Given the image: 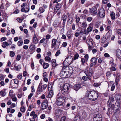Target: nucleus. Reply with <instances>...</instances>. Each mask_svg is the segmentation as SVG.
<instances>
[{
  "instance_id": "a211bd4d",
  "label": "nucleus",
  "mask_w": 121,
  "mask_h": 121,
  "mask_svg": "<svg viewBox=\"0 0 121 121\" xmlns=\"http://www.w3.org/2000/svg\"><path fill=\"white\" fill-rule=\"evenodd\" d=\"M6 90V89H4L1 90L0 91V95L2 97L5 96L6 94V92H5V91Z\"/></svg>"
},
{
  "instance_id": "58836bf2",
  "label": "nucleus",
  "mask_w": 121,
  "mask_h": 121,
  "mask_svg": "<svg viewBox=\"0 0 121 121\" xmlns=\"http://www.w3.org/2000/svg\"><path fill=\"white\" fill-rule=\"evenodd\" d=\"M14 83L16 84L17 85V87L18 85L19 81L17 79H15L14 80Z\"/></svg>"
},
{
  "instance_id": "7ed1b4c3",
  "label": "nucleus",
  "mask_w": 121,
  "mask_h": 121,
  "mask_svg": "<svg viewBox=\"0 0 121 121\" xmlns=\"http://www.w3.org/2000/svg\"><path fill=\"white\" fill-rule=\"evenodd\" d=\"M98 97V95L96 91L92 90L88 91V95L87 97L89 100L95 101L97 99Z\"/></svg>"
},
{
  "instance_id": "e433bc0d",
  "label": "nucleus",
  "mask_w": 121,
  "mask_h": 121,
  "mask_svg": "<svg viewBox=\"0 0 121 121\" xmlns=\"http://www.w3.org/2000/svg\"><path fill=\"white\" fill-rule=\"evenodd\" d=\"M79 55L78 53L74 55V57L73 58V60H75L77 59H78L79 57Z\"/></svg>"
},
{
  "instance_id": "9b49d317",
  "label": "nucleus",
  "mask_w": 121,
  "mask_h": 121,
  "mask_svg": "<svg viewBox=\"0 0 121 121\" xmlns=\"http://www.w3.org/2000/svg\"><path fill=\"white\" fill-rule=\"evenodd\" d=\"M48 106V101L46 100H44L41 105V109L43 110L46 108Z\"/></svg>"
},
{
  "instance_id": "9d476101",
  "label": "nucleus",
  "mask_w": 121,
  "mask_h": 121,
  "mask_svg": "<svg viewBox=\"0 0 121 121\" xmlns=\"http://www.w3.org/2000/svg\"><path fill=\"white\" fill-rule=\"evenodd\" d=\"M93 121H102V115L100 114H97L95 117L93 119Z\"/></svg>"
},
{
  "instance_id": "4c0bfd02",
  "label": "nucleus",
  "mask_w": 121,
  "mask_h": 121,
  "mask_svg": "<svg viewBox=\"0 0 121 121\" xmlns=\"http://www.w3.org/2000/svg\"><path fill=\"white\" fill-rule=\"evenodd\" d=\"M80 82L81 84V85L86 86L87 85V84L84 81H80Z\"/></svg>"
},
{
  "instance_id": "a18cd8bd",
  "label": "nucleus",
  "mask_w": 121,
  "mask_h": 121,
  "mask_svg": "<svg viewBox=\"0 0 121 121\" xmlns=\"http://www.w3.org/2000/svg\"><path fill=\"white\" fill-rule=\"evenodd\" d=\"M29 40L27 39L25 40L24 41V43L25 44H28L29 43Z\"/></svg>"
},
{
  "instance_id": "20e7f679",
  "label": "nucleus",
  "mask_w": 121,
  "mask_h": 121,
  "mask_svg": "<svg viewBox=\"0 0 121 121\" xmlns=\"http://www.w3.org/2000/svg\"><path fill=\"white\" fill-rule=\"evenodd\" d=\"M73 58L71 56H67L64 61L63 65L66 66H68L72 63Z\"/></svg>"
},
{
  "instance_id": "ea45409f",
  "label": "nucleus",
  "mask_w": 121,
  "mask_h": 121,
  "mask_svg": "<svg viewBox=\"0 0 121 121\" xmlns=\"http://www.w3.org/2000/svg\"><path fill=\"white\" fill-rule=\"evenodd\" d=\"M101 84L100 83H95L93 84V86L95 87H97L99 86Z\"/></svg>"
},
{
  "instance_id": "c85d7f7f",
  "label": "nucleus",
  "mask_w": 121,
  "mask_h": 121,
  "mask_svg": "<svg viewBox=\"0 0 121 121\" xmlns=\"http://www.w3.org/2000/svg\"><path fill=\"white\" fill-rule=\"evenodd\" d=\"M38 39L36 36H34L33 39V42L34 43L36 44L38 42Z\"/></svg>"
},
{
  "instance_id": "2f4dec72",
  "label": "nucleus",
  "mask_w": 121,
  "mask_h": 121,
  "mask_svg": "<svg viewBox=\"0 0 121 121\" xmlns=\"http://www.w3.org/2000/svg\"><path fill=\"white\" fill-rule=\"evenodd\" d=\"M51 60V58L48 56H46L45 58V60L48 61V62H50Z\"/></svg>"
},
{
  "instance_id": "6e6d98bb",
  "label": "nucleus",
  "mask_w": 121,
  "mask_h": 121,
  "mask_svg": "<svg viewBox=\"0 0 121 121\" xmlns=\"http://www.w3.org/2000/svg\"><path fill=\"white\" fill-rule=\"evenodd\" d=\"M87 26V24L86 22H84L82 23V26L83 27H86Z\"/></svg>"
},
{
  "instance_id": "4be33fe9",
  "label": "nucleus",
  "mask_w": 121,
  "mask_h": 121,
  "mask_svg": "<svg viewBox=\"0 0 121 121\" xmlns=\"http://www.w3.org/2000/svg\"><path fill=\"white\" fill-rule=\"evenodd\" d=\"M74 121H81V119L79 116H76L74 119Z\"/></svg>"
},
{
  "instance_id": "864d4df0",
  "label": "nucleus",
  "mask_w": 121,
  "mask_h": 121,
  "mask_svg": "<svg viewBox=\"0 0 121 121\" xmlns=\"http://www.w3.org/2000/svg\"><path fill=\"white\" fill-rule=\"evenodd\" d=\"M81 61L82 64V65H84V63L85 62L86 60L83 58H82L81 59Z\"/></svg>"
},
{
  "instance_id": "f3484780",
  "label": "nucleus",
  "mask_w": 121,
  "mask_h": 121,
  "mask_svg": "<svg viewBox=\"0 0 121 121\" xmlns=\"http://www.w3.org/2000/svg\"><path fill=\"white\" fill-rule=\"evenodd\" d=\"M35 45L32 43L30 45L29 47V49L32 52H34L35 50Z\"/></svg>"
},
{
  "instance_id": "3c124183",
  "label": "nucleus",
  "mask_w": 121,
  "mask_h": 121,
  "mask_svg": "<svg viewBox=\"0 0 121 121\" xmlns=\"http://www.w3.org/2000/svg\"><path fill=\"white\" fill-rule=\"evenodd\" d=\"M114 104H112L111 105V107H110L109 110L110 111V110H112L114 109Z\"/></svg>"
},
{
  "instance_id": "49530a36",
  "label": "nucleus",
  "mask_w": 121,
  "mask_h": 121,
  "mask_svg": "<svg viewBox=\"0 0 121 121\" xmlns=\"http://www.w3.org/2000/svg\"><path fill=\"white\" fill-rule=\"evenodd\" d=\"M20 110L22 112H24L25 110V109L24 107H21Z\"/></svg>"
},
{
  "instance_id": "f03ea898",
  "label": "nucleus",
  "mask_w": 121,
  "mask_h": 121,
  "mask_svg": "<svg viewBox=\"0 0 121 121\" xmlns=\"http://www.w3.org/2000/svg\"><path fill=\"white\" fill-rule=\"evenodd\" d=\"M59 94L58 93L56 96V103L57 105L60 106L59 108H62L63 107V103L65 101L66 97L63 96H59Z\"/></svg>"
},
{
  "instance_id": "bb28decb",
  "label": "nucleus",
  "mask_w": 121,
  "mask_h": 121,
  "mask_svg": "<svg viewBox=\"0 0 121 121\" xmlns=\"http://www.w3.org/2000/svg\"><path fill=\"white\" fill-rule=\"evenodd\" d=\"M43 68L44 69L47 68L49 66V64L47 63L44 62L42 65Z\"/></svg>"
},
{
  "instance_id": "6ab92c4d",
  "label": "nucleus",
  "mask_w": 121,
  "mask_h": 121,
  "mask_svg": "<svg viewBox=\"0 0 121 121\" xmlns=\"http://www.w3.org/2000/svg\"><path fill=\"white\" fill-rule=\"evenodd\" d=\"M67 73H65V72H64L63 69H62V71L60 73V75L63 78H65V77L67 75Z\"/></svg>"
},
{
  "instance_id": "4d7b16f0",
  "label": "nucleus",
  "mask_w": 121,
  "mask_h": 121,
  "mask_svg": "<svg viewBox=\"0 0 121 121\" xmlns=\"http://www.w3.org/2000/svg\"><path fill=\"white\" fill-rule=\"evenodd\" d=\"M108 100H109V101H110V102H113L114 100V99L113 96H112L110 98H109Z\"/></svg>"
},
{
  "instance_id": "412c9836",
  "label": "nucleus",
  "mask_w": 121,
  "mask_h": 121,
  "mask_svg": "<svg viewBox=\"0 0 121 121\" xmlns=\"http://www.w3.org/2000/svg\"><path fill=\"white\" fill-rule=\"evenodd\" d=\"M91 63L94 64V65H96L97 63V59L95 57H92L90 60Z\"/></svg>"
},
{
  "instance_id": "5701e85b",
  "label": "nucleus",
  "mask_w": 121,
  "mask_h": 121,
  "mask_svg": "<svg viewBox=\"0 0 121 121\" xmlns=\"http://www.w3.org/2000/svg\"><path fill=\"white\" fill-rule=\"evenodd\" d=\"M9 45V43L7 42H4L3 43L2 46L3 48H5L6 46H8Z\"/></svg>"
},
{
  "instance_id": "338daca9",
  "label": "nucleus",
  "mask_w": 121,
  "mask_h": 121,
  "mask_svg": "<svg viewBox=\"0 0 121 121\" xmlns=\"http://www.w3.org/2000/svg\"><path fill=\"white\" fill-rule=\"evenodd\" d=\"M51 35L49 34H48L46 35V39H49L50 38Z\"/></svg>"
},
{
  "instance_id": "052dcab7",
  "label": "nucleus",
  "mask_w": 121,
  "mask_h": 121,
  "mask_svg": "<svg viewBox=\"0 0 121 121\" xmlns=\"http://www.w3.org/2000/svg\"><path fill=\"white\" fill-rule=\"evenodd\" d=\"M66 119V117L65 116L62 117L61 118V121H65Z\"/></svg>"
},
{
  "instance_id": "603ef678",
  "label": "nucleus",
  "mask_w": 121,
  "mask_h": 121,
  "mask_svg": "<svg viewBox=\"0 0 121 121\" xmlns=\"http://www.w3.org/2000/svg\"><path fill=\"white\" fill-rule=\"evenodd\" d=\"M60 53V50H58L55 54V56H57Z\"/></svg>"
},
{
  "instance_id": "8fccbe9b",
  "label": "nucleus",
  "mask_w": 121,
  "mask_h": 121,
  "mask_svg": "<svg viewBox=\"0 0 121 121\" xmlns=\"http://www.w3.org/2000/svg\"><path fill=\"white\" fill-rule=\"evenodd\" d=\"M92 19V17H88L87 19L88 21V22H91Z\"/></svg>"
},
{
  "instance_id": "f257e3e1",
  "label": "nucleus",
  "mask_w": 121,
  "mask_h": 121,
  "mask_svg": "<svg viewBox=\"0 0 121 121\" xmlns=\"http://www.w3.org/2000/svg\"><path fill=\"white\" fill-rule=\"evenodd\" d=\"M88 67H87L85 69L84 72L86 76H84L82 77V79L84 81H86L88 79L90 81H91V78L93 75V72L91 69L89 68L88 70Z\"/></svg>"
},
{
  "instance_id": "de8ad7c7",
  "label": "nucleus",
  "mask_w": 121,
  "mask_h": 121,
  "mask_svg": "<svg viewBox=\"0 0 121 121\" xmlns=\"http://www.w3.org/2000/svg\"><path fill=\"white\" fill-rule=\"evenodd\" d=\"M84 57L85 58V60L86 61H87L88 60L89 58L88 55L87 54H86L84 56Z\"/></svg>"
},
{
  "instance_id": "0eeeda50",
  "label": "nucleus",
  "mask_w": 121,
  "mask_h": 121,
  "mask_svg": "<svg viewBox=\"0 0 121 121\" xmlns=\"http://www.w3.org/2000/svg\"><path fill=\"white\" fill-rule=\"evenodd\" d=\"M89 13L93 16L96 15L97 13V8L95 6L92 7L91 8H89Z\"/></svg>"
},
{
  "instance_id": "13d9d810",
  "label": "nucleus",
  "mask_w": 121,
  "mask_h": 121,
  "mask_svg": "<svg viewBox=\"0 0 121 121\" xmlns=\"http://www.w3.org/2000/svg\"><path fill=\"white\" fill-rule=\"evenodd\" d=\"M47 85L46 84H44L42 86V89L43 90L45 89L46 88Z\"/></svg>"
},
{
  "instance_id": "473e14b6",
  "label": "nucleus",
  "mask_w": 121,
  "mask_h": 121,
  "mask_svg": "<svg viewBox=\"0 0 121 121\" xmlns=\"http://www.w3.org/2000/svg\"><path fill=\"white\" fill-rule=\"evenodd\" d=\"M109 101V100H108L107 103L108 109L109 110L110 109V107H111V105L112 104V103Z\"/></svg>"
},
{
  "instance_id": "ddd939ff",
  "label": "nucleus",
  "mask_w": 121,
  "mask_h": 121,
  "mask_svg": "<svg viewBox=\"0 0 121 121\" xmlns=\"http://www.w3.org/2000/svg\"><path fill=\"white\" fill-rule=\"evenodd\" d=\"M81 84H75L73 86V89L76 91H78L81 87Z\"/></svg>"
},
{
  "instance_id": "774afa93",
  "label": "nucleus",
  "mask_w": 121,
  "mask_h": 121,
  "mask_svg": "<svg viewBox=\"0 0 121 121\" xmlns=\"http://www.w3.org/2000/svg\"><path fill=\"white\" fill-rule=\"evenodd\" d=\"M117 32L119 35H121V29H118L117 30Z\"/></svg>"
},
{
  "instance_id": "aec40b11",
  "label": "nucleus",
  "mask_w": 121,
  "mask_h": 121,
  "mask_svg": "<svg viewBox=\"0 0 121 121\" xmlns=\"http://www.w3.org/2000/svg\"><path fill=\"white\" fill-rule=\"evenodd\" d=\"M57 65L56 63V60L55 59H52V67L55 68Z\"/></svg>"
},
{
  "instance_id": "f704fd0d",
  "label": "nucleus",
  "mask_w": 121,
  "mask_h": 121,
  "mask_svg": "<svg viewBox=\"0 0 121 121\" xmlns=\"http://www.w3.org/2000/svg\"><path fill=\"white\" fill-rule=\"evenodd\" d=\"M87 41L88 42H91V43L93 45V39H92L90 37H88L87 40Z\"/></svg>"
},
{
  "instance_id": "5fc2aeb1",
  "label": "nucleus",
  "mask_w": 121,
  "mask_h": 121,
  "mask_svg": "<svg viewBox=\"0 0 121 121\" xmlns=\"http://www.w3.org/2000/svg\"><path fill=\"white\" fill-rule=\"evenodd\" d=\"M115 88V86L114 84H113L112 86L111 90V91H113Z\"/></svg>"
},
{
  "instance_id": "37998d69",
  "label": "nucleus",
  "mask_w": 121,
  "mask_h": 121,
  "mask_svg": "<svg viewBox=\"0 0 121 121\" xmlns=\"http://www.w3.org/2000/svg\"><path fill=\"white\" fill-rule=\"evenodd\" d=\"M82 117L85 118L86 116V112L83 111L82 114Z\"/></svg>"
},
{
  "instance_id": "c756f323",
  "label": "nucleus",
  "mask_w": 121,
  "mask_h": 121,
  "mask_svg": "<svg viewBox=\"0 0 121 121\" xmlns=\"http://www.w3.org/2000/svg\"><path fill=\"white\" fill-rule=\"evenodd\" d=\"M42 88L41 86H38V88L37 90V93L38 94H40V92L42 91Z\"/></svg>"
},
{
  "instance_id": "a878e982",
  "label": "nucleus",
  "mask_w": 121,
  "mask_h": 121,
  "mask_svg": "<svg viewBox=\"0 0 121 121\" xmlns=\"http://www.w3.org/2000/svg\"><path fill=\"white\" fill-rule=\"evenodd\" d=\"M110 16L112 20H114L115 18V14L114 13L112 12L111 13Z\"/></svg>"
},
{
  "instance_id": "423d86ee",
  "label": "nucleus",
  "mask_w": 121,
  "mask_h": 121,
  "mask_svg": "<svg viewBox=\"0 0 121 121\" xmlns=\"http://www.w3.org/2000/svg\"><path fill=\"white\" fill-rule=\"evenodd\" d=\"M70 87L69 85V84H65L63 86L61 90L62 94L64 95L66 94Z\"/></svg>"
},
{
  "instance_id": "7c9ffc66",
  "label": "nucleus",
  "mask_w": 121,
  "mask_h": 121,
  "mask_svg": "<svg viewBox=\"0 0 121 121\" xmlns=\"http://www.w3.org/2000/svg\"><path fill=\"white\" fill-rule=\"evenodd\" d=\"M67 18V17L65 14H64L61 17V20H62L64 21H66Z\"/></svg>"
},
{
  "instance_id": "b1692460",
  "label": "nucleus",
  "mask_w": 121,
  "mask_h": 121,
  "mask_svg": "<svg viewBox=\"0 0 121 121\" xmlns=\"http://www.w3.org/2000/svg\"><path fill=\"white\" fill-rule=\"evenodd\" d=\"M121 96L119 94H116L115 96V98L117 101L120 100Z\"/></svg>"
},
{
  "instance_id": "e2e57ef3",
  "label": "nucleus",
  "mask_w": 121,
  "mask_h": 121,
  "mask_svg": "<svg viewBox=\"0 0 121 121\" xmlns=\"http://www.w3.org/2000/svg\"><path fill=\"white\" fill-rule=\"evenodd\" d=\"M21 56L20 55H18L17 56L16 59L17 60H19L21 59Z\"/></svg>"
},
{
  "instance_id": "393cba45",
  "label": "nucleus",
  "mask_w": 121,
  "mask_h": 121,
  "mask_svg": "<svg viewBox=\"0 0 121 121\" xmlns=\"http://www.w3.org/2000/svg\"><path fill=\"white\" fill-rule=\"evenodd\" d=\"M61 110L60 109H57L55 110V113L56 115H58L60 114V113H61Z\"/></svg>"
},
{
  "instance_id": "c03bdc74",
  "label": "nucleus",
  "mask_w": 121,
  "mask_h": 121,
  "mask_svg": "<svg viewBox=\"0 0 121 121\" xmlns=\"http://www.w3.org/2000/svg\"><path fill=\"white\" fill-rule=\"evenodd\" d=\"M23 43V41L22 40H21L20 41H19L17 43V44L18 46H22V45Z\"/></svg>"
},
{
  "instance_id": "bf43d9fd",
  "label": "nucleus",
  "mask_w": 121,
  "mask_h": 121,
  "mask_svg": "<svg viewBox=\"0 0 121 121\" xmlns=\"http://www.w3.org/2000/svg\"><path fill=\"white\" fill-rule=\"evenodd\" d=\"M83 13L84 14H88V10L87 9H85L84 10L83 12Z\"/></svg>"
},
{
  "instance_id": "4468645a",
  "label": "nucleus",
  "mask_w": 121,
  "mask_h": 121,
  "mask_svg": "<svg viewBox=\"0 0 121 121\" xmlns=\"http://www.w3.org/2000/svg\"><path fill=\"white\" fill-rule=\"evenodd\" d=\"M112 31L111 30H109L106 35L105 39L107 40L111 36V35Z\"/></svg>"
},
{
  "instance_id": "2eb2a0df",
  "label": "nucleus",
  "mask_w": 121,
  "mask_h": 121,
  "mask_svg": "<svg viewBox=\"0 0 121 121\" xmlns=\"http://www.w3.org/2000/svg\"><path fill=\"white\" fill-rule=\"evenodd\" d=\"M116 55L117 56L121 61V50L119 49H117V50Z\"/></svg>"
},
{
  "instance_id": "72a5a7b5",
  "label": "nucleus",
  "mask_w": 121,
  "mask_h": 121,
  "mask_svg": "<svg viewBox=\"0 0 121 121\" xmlns=\"http://www.w3.org/2000/svg\"><path fill=\"white\" fill-rule=\"evenodd\" d=\"M53 95V93L52 91H50L48 94V97L50 98Z\"/></svg>"
},
{
  "instance_id": "f8f14e48",
  "label": "nucleus",
  "mask_w": 121,
  "mask_h": 121,
  "mask_svg": "<svg viewBox=\"0 0 121 121\" xmlns=\"http://www.w3.org/2000/svg\"><path fill=\"white\" fill-rule=\"evenodd\" d=\"M62 5L60 3L57 4L55 6L54 9L55 12H57L61 8Z\"/></svg>"
},
{
  "instance_id": "0e129e2a",
  "label": "nucleus",
  "mask_w": 121,
  "mask_h": 121,
  "mask_svg": "<svg viewBox=\"0 0 121 121\" xmlns=\"http://www.w3.org/2000/svg\"><path fill=\"white\" fill-rule=\"evenodd\" d=\"M31 88L32 89L31 92H35V90L34 89V86H32L31 87Z\"/></svg>"
},
{
  "instance_id": "79ce46f5",
  "label": "nucleus",
  "mask_w": 121,
  "mask_h": 121,
  "mask_svg": "<svg viewBox=\"0 0 121 121\" xmlns=\"http://www.w3.org/2000/svg\"><path fill=\"white\" fill-rule=\"evenodd\" d=\"M92 30V28L90 26H89L87 29V32L88 33L91 32Z\"/></svg>"
},
{
  "instance_id": "1a4fd4ad",
  "label": "nucleus",
  "mask_w": 121,
  "mask_h": 121,
  "mask_svg": "<svg viewBox=\"0 0 121 121\" xmlns=\"http://www.w3.org/2000/svg\"><path fill=\"white\" fill-rule=\"evenodd\" d=\"M105 15V11L104 9L103 8L100 9L99 12L97 13V16L102 18L104 17Z\"/></svg>"
},
{
  "instance_id": "680f3d73",
  "label": "nucleus",
  "mask_w": 121,
  "mask_h": 121,
  "mask_svg": "<svg viewBox=\"0 0 121 121\" xmlns=\"http://www.w3.org/2000/svg\"><path fill=\"white\" fill-rule=\"evenodd\" d=\"M23 19H21L19 18H18L17 19V20L18 22L19 23H21Z\"/></svg>"
},
{
  "instance_id": "69168bd1",
  "label": "nucleus",
  "mask_w": 121,
  "mask_h": 121,
  "mask_svg": "<svg viewBox=\"0 0 121 121\" xmlns=\"http://www.w3.org/2000/svg\"><path fill=\"white\" fill-rule=\"evenodd\" d=\"M111 70L113 71H116V69L115 67H111L110 68Z\"/></svg>"
},
{
  "instance_id": "a19ab883",
  "label": "nucleus",
  "mask_w": 121,
  "mask_h": 121,
  "mask_svg": "<svg viewBox=\"0 0 121 121\" xmlns=\"http://www.w3.org/2000/svg\"><path fill=\"white\" fill-rule=\"evenodd\" d=\"M15 54V53L13 52L12 51H10V56L12 57H13L14 56Z\"/></svg>"
},
{
  "instance_id": "39448f33",
  "label": "nucleus",
  "mask_w": 121,
  "mask_h": 121,
  "mask_svg": "<svg viewBox=\"0 0 121 121\" xmlns=\"http://www.w3.org/2000/svg\"><path fill=\"white\" fill-rule=\"evenodd\" d=\"M21 11L22 12L27 13L29 11V4H27L26 3H24L21 5Z\"/></svg>"
},
{
  "instance_id": "09e8293b",
  "label": "nucleus",
  "mask_w": 121,
  "mask_h": 121,
  "mask_svg": "<svg viewBox=\"0 0 121 121\" xmlns=\"http://www.w3.org/2000/svg\"><path fill=\"white\" fill-rule=\"evenodd\" d=\"M67 36L68 38L69 39H70L71 38V33L70 32H69L67 33Z\"/></svg>"
},
{
  "instance_id": "dca6fc26",
  "label": "nucleus",
  "mask_w": 121,
  "mask_h": 121,
  "mask_svg": "<svg viewBox=\"0 0 121 121\" xmlns=\"http://www.w3.org/2000/svg\"><path fill=\"white\" fill-rule=\"evenodd\" d=\"M57 40L55 39H53L52 40L51 47L53 48L54 46L56 45Z\"/></svg>"
},
{
  "instance_id": "6e6552de",
  "label": "nucleus",
  "mask_w": 121,
  "mask_h": 121,
  "mask_svg": "<svg viewBox=\"0 0 121 121\" xmlns=\"http://www.w3.org/2000/svg\"><path fill=\"white\" fill-rule=\"evenodd\" d=\"M68 66H66L63 65V66L62 67V69L64 72H65V73L68 74V73H69L71 74L72 72V69L71 67H70L71 69Z\"/></svg>"
},
{
  "instance_id": "cd10ccee",
  "label": "nucleus",
  "mask_w": 121,
  "mask_h": 121,
  "mask_svg": "<svg viewBox=\"0 0 121 121\" xmlns=\"http://www.w3.org/2000/svg\"><path fill=\"white\" fill-rule=\"evenodd\" d=\"M14 70H19L21 68L20 67L19 65L17 66L16 64H15L14 65Z\"/></svg>"
},
{
  "instance_id": "c9c22d12",
  "label": "nucleus",
  "mask_w": 121,
  "mask_h": 121,
  "mask_svg": "<svg viewBox=\"0 0 121 121\" xmlns=\"http://www.w3.org/2000/svg\"><path fill=\"white\" fill-rule=\"evenodd\" d=\"M102 59V58H101L100 57L99 59L98 60V62L100 64H101L102 63H104V62L103 61Z\"/></svg>"
}]
</instances>
